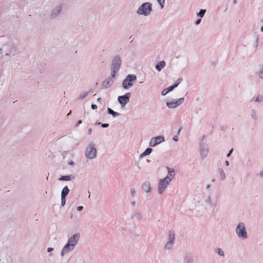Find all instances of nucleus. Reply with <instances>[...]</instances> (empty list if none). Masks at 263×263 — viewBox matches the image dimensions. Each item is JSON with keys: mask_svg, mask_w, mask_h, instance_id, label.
<instances>
[{"mask_svg": "<svg viewBox=\"0 0 263 263\" xmlns=\"http://www.w3.org/2000/svg\"><path fill=\"white\" fill-rule=\"evenodd\" d=\"M131 204L132 206H136V202L135 201H132L131 202Z\"/></svg>", "mask_w": 263, "mask_h": 263, "instance_id": "nucleus-49", "label": "nucleus"}, {"mask_svg": "<svg viewBox=\"0 0 263 263\" xmlns=\"http://www.w3.org/2000/svg\"><path fill=\"white\" fill-rule=\"evenodd\" d=\"M152 10V4L149 2H145L138 7L136 13L139 15L147 16L151 14Z\"/></svg>", "mask_w": 263, "mask_h": 263, "instance_id": "nucleus-4", "label": "nucleus"}, {"mask_svg": "<svg viewBox=\"0 0 263 263\" xmlns=\"http://www.w3.org/2000/svg\"><path fill=\"white\" fill-rule=\"evenodd\" d=\"M54 250V249L52 248H48L47 252L49 253H51Z\"/></svg>", "mask_w": 263, "mask_h": 263, "instance_id": "nucleus-41", "label": "nucleus"}, {"mask_svg": "<svg viewBox=\"0 0 263 263\" xmlns=\"http://www.w3.org/2000/svg\"><path fill=\"white\" fill-rule=\"evenodd\" d=\"M167 93H168V92L167 91V89L165 88L162 90V91L161 92V95L164 96H165Z\"/></svg>", "mask_w": 263, "mask_h": 263, "instance_id": "nucleus-38", "label": "nucleus"}, {"mask_svg": "<svg viewBox=\"0 0 263 263\" xmlns=\"http://www.w3.org/2000/svg\"><path fill=\"white\" fill-rule=\"evenodd\" d=\"M152 152V149L151 148H146L144 152H143L142 154H141L139 156L140 158H142L147 155H149Z\"/></svg>", "mask_w": 263, "mask_h": 263, "instance_id": "nucleus-20", "label": "nucleus"}, {"mask_svg": "<svg viewBox=\"0 0 263 263\" xmlns=\"http://www.w3.org/2000/svg\"><path fill=\"white\" fill-rule=\"evenodd\" d=\"M52 255L51 254L49 255L50 256H52Z\"/></svg>", "mask_w": 263, "mask_h": 263, "instance_id": "nucleus-61", "label": "nucleus"}, {"mask_svg": "<svg viewBox=\"0 0 263 263\" xmlns=\"http://www.w3.org/2000/svg\"><path fill=\"white\" fill-rule=\"evenodd\" d=\"M111 75H110V77H109V78H110L111 79L114 80V78L115 77L116 74L118 72V70H115V69H111Z\"/></svg>", "mask_w": 263, "mask_h": 263, "instance_id": "nucleus-29", "label": "nucleus"}, {"mask_svg": "<svg viewBox=\"0 0 263 263\" xmlns=\"http://www.w3.org/2000/svg\"><path fill=\"white\" fill-rule=\"evenodd\" d=\"M235 232L237 237L241 239H246L248 233L246 225L243 222H239L236 227Z\"/></svg>", "mask_w": 263, "mask_h": 263, "instance_id": "nucleus-7", "label": "nucleus"}, {"mask_svg": "<svg viewBox=\"0 0 263 263\" xmlns=\"http://www.w3.org/2000/svg\"><path fill=\"white\" fill-rule=\"evenodd\" d=\"M130 194L132 196H135L136 194V191L134 189H132L130 191Z\"/></svg>", "mask_w": 263, "mask_h": 263, "instance_id": "nucleus-34", "label": "nucleus"}, {"mask_svg": "<svg viewBox=\"0 0 263 263\" xmlns=\"http://www.w3.org/2000/svg\"><path fill=\"white\" fill-rule=\"evenodd\" d=\"M97 102L100 104H102V99L101 98H99L97 99Z\"/></svg>", "mask_w": 263, "mask_h": 263, "instance_id": "nucleus-48", "label": "nucleus"}, {"mask_svg": "<svg viewBox=\"0 0 263 263\" xmlns=\"http://www.w3.org/2000/svg\"><path fill=\"white\" fill-rule=\"evenodd\" d=\"M164 141V138L162 136L153 137L151 139L149 145L151 147H155Z\"/></svg>", "mask_w": 263, "mask_h": 263, "instance_id": "nucleus-14", "label": "nucleus"}, {"mask_svg": "<svg viewBox=\"0 0 263 263\" xmlns=\"http://www.w3.org/2000/svg\"><path fill=\"white\" fill-rule=\"evenodd\" d=\"M66 204V197L61 196V205L64 206Z\"/></svg>", "mask_w": 263, "mask_h": 263, "instance_id": "nucleus-32", "label": "nucleus"}, {"mask_svg": "<svg viewBox=\"0 0 263 263\" xmlns=\"http://www.w3.org/2000/svg\"><path fill=\"white\" fill-rule=\"evenodd\" d=\"M165 66V62L164 61L159 62L155 66L156 69L158 71H160Z\"/></svg>", "mask_w": 263, "mask_h": 263, "instance_id": "nucleus-19", "label": "nucleus"}, {"mask_svg": "<svg viewBox=\"0 0 263 263\" xmlns=\"http://www.w3.org/2000/svg\"><path fill=\"white\" fill-rule=\"evenodd\" d=\"M205 12H206L205 9H201L200 10V11L198 13H197L196 15L197 16L199 17L200 18H202L204 16Z\"/></svg>", "mask_w": 263, "mask_h": 263, "instance_id": "nucleus-26", "label": "nucleus"}, {"mask_svg": "<svg viewBox=\"0 0 263 263\" xmlns=\"http://www.w3.org/2000/svg\"><path fill=\"white\" fill-rule=\"evenodd\" d=\"M84 156L89 160H92L97 158V149L93 142H91L88 144L85 149Z\"/></svg>", "mask_w": 263, "mask_h": 263, "instance_id": "nucleus-3", "label": "nucleus"}, {"mask_svg": "<svg viewBox=\"0 0 263 263\" xmlns=\"http://www.w3.org/2000/svg\"><path fill=\"white\" fill-rule=\"evenodd\" d=\"M79 239L80 234L78 233L74 234L72 236L70 237L60 252L61 256L63 257L65 255L73 251L77 245Z\"/></svg>", "mask_w": 263, "mask_h": 263, "instance_id": "nucleus-1", "label": "nucleus"}, {"mask_svg": "<svg viewBox=\"0 0 263 263\" xmlns=\"http://www.w3.org/2000/svg\"><path fill=\"white\" fill-rule=\"evenodd\" d=\"M218 173L221 180H224L226 178V175L224 171L222 168L218 169Z\"/></svg>", "mask_w": 263, "mask_h": 263, "instance_id": "nucleus-22", "label": "nucleus"}, {"mask_svg": "<svg viewBox=\"0 0 263 263\" xmlns=\"http://www.w3.org/2000/svg\"><path fill=\"white\" fill-rule=\"evenodd\" d=\"M137 80V76L135 74H128L123 80L122 83V87L124 89H128L132 88Z\"/></svg>", "mask_w": 263, "mask_h": 263, "instance_id": "nucleus-5", "label": "nucleus"}, {"mask_svg": "<svg viewBox=\"0 0 263 263\" xmlns=\"http://www.w3.org/2000/svg\"><path fill=\"white\" fill-rule=\"evenodd\" d=\"M98 124L100 125L101 124L102 127H104V128H106V127H108L109 126V124H107V123H103V124H101L100 122H98L97 123Z\"/></svg>", "mask_w": 263, "mask_h": 263, "instance_id": "nucleus-35", "label": "nucleus"}, {"mask_svg": "<svg viewBox=\"0 0 263 263\" xmlns=\"http://www.w3.org/2000/svg\"><path fill=\"white\" fill-rule=\"evenodd\" d=\"M46 179L48 180V177H46Z\"/></svg>", "mask_w": 263, "mask_h": 263, "instance_id": "nucleus-60", "label": "nucleus"}, {"mask_svg": "<svg viewBox=\"0 0 263 263\" xmlns=\"http://www.w3.org/2000/svg\"><path fill=\"white\" fill-rule=\"evenodd\" d=\"M130 218L133 222L139 224L143 220L144 216L142 211L138 209L132 214Z\"/></svg>", "mask_w": 263, "mask_h": 263, "instance_id": "nucleus-9", "label": "nucleus"}, {"mask_svg": "<svg viewBox=\"0 0 263 263\" xmlns=\"http://www.w3.org/2000/svg\"><path fill=\"white\" fill-rule=\"evenodd\" d=\"M251 116L255 118L256 117V111L252 110L251 113Z\"/></svg>", "mask_w": 263, "mask_h": 263, "instance_id": "nucleus-39", "label": "nucleus"}, {"mask_svg": "<svg viewBox=\"0 0 263 263\" xmlns=\"http://www.w3.org/2000/svg\"><path fill=\"white\" fill-rule=\"evenodd\" d=\"M142 190L146 193L151 194V186L149 181L144 182L142 185Z\"/></svg>", "mask_w": 263, "mask_h": 263, "instance_id": "nucleus-17", "label": "nucleus"}, {"mask_svg": "<svg viewBox=\"0 0 263 263\" xmlns=\"http://www.w3.org/2000/svg\"><path fill=\"white\" fill-rule=\"evenodd\" d=\"M166 170H167L168 174L166 177H168L171 181L172 179L175 176V170L173 168L168 167H166Z\"/></svg>", "mask_w": 263, "mask_h": 263, "instance_id": "nucleus-18", "label": "nucleus"}, {"mask_svg": "<svg viewBox=\"0 0 263 263\" xmlns=\"http://www.w3.org/2000/svg\"><path fill=\"white\" fill-rule=\"evenodd\" d=\"M82 120H80L78 122V125L81 124L82 123Z\"/></svg>", "mask_w": 263, "mask_h": 263, "instance_id": "nucleus-52", "label": "nucleus"}, {"mask_svg": "<svg viewBox=\"0 0 263 263\" xmlns=\"http://www.w3.org/2000/svg\"><path fill=\"white\" fill-rule=\"evenodd\" d=\"M62 10V6L58 5L51 12L50 14V18L54 19L58 17L61 13Z\"/></svg>", "mask_w": 263, "mask_h": 263, "instance_id": "nucleus-12", "label": "nucleus"}, {"mask_svg": "<svg viewBox=\"0 0 263 263\" xmlns=\"http://www.w3.org/2000/svg\"><path fill=\"white\" fill-rule=\"evenodd\" d=\"M71 114V111L67 114V116H69Z\"/></svg>", "mask_w": 263, "mask_h": 263, "instance_id": "nucleus-59", "label": "nucleus"}, {"mask_svg": "<svg viewBox=\"0 0 263 263\" xmlns=\"http://www.w3.org/2000/svg\"><path fill=\"white\" fill-rule=\"evenodd\" d=\"M91 107L92 109H96L98 108L97 106L95 104H92Z\"/></svg>", "mask_w": 263, "mask_h": 263, "instance_id": "nucleus-44", "label": "nucleus"}, {"mask_svg": "<svg viewBox=\"0 0 263 263\" xmlns=\"http://www.w3.org/2000/svg\"><path fill=\"white\" fill-rule=\"evenodd\" d=\"M210 185H208L207 186H206V189H208L209 188H210Z\"/></svg>", "mask_w": 263, "mask_h": 263, "instance_id": "nucleus-56", "label": "nucleus"}, {"mask_svg": "<svg viewBox=\"0 0 263 263\" xmlns=\"http://www.w3.org/2000/svg\"><path fill=\"white\" fill-rule=\"evenodd\" d=\"M209 148L205 144H201L200 146V156L202 159H204L208 155Z\"/></svg>", "mask_w": 263, "mask_h": 263, "instance_id": "nucleus-15", "label": "nucleus"}, {"mask_svg": "<svg viewBox=\"0 0 263 263\" xmlns=\"http://www.w3.org/2000/svg\"><path fill=\"white\" fill-rule=\"evenodd\" d=\"M121 65V58L119 55L115 56L112 61L111 69L119 70V69L120 68Z\"/></svg>", "mask_w": 263, "mask_h": 263, "instance_id": "nucleus-13", "label": "nucleus"}, {"mask_svg": "<svg viewBox=\"0 0 263 263\" xmlns=\"http://www.w3.org/2000/svg\"><path fill=\"white\" fill-rule=\"evenodd\" d=\"M184 263H192V259L190 257H186L184 258Z\"/></svg>", "mask_w": 263, "mask_h": 263, "instance_id": "nucleus-31", "label": "nucleus"}, {"mask_svg": "<svg viewBox=\"0 0 263 263\" xmlns=\"http://www.w3.org/2000/svg\"><path fill=\"white\" fill-rule=\"evenodd\" d=\"M173 140H175V141H177V138H174Z\"/></svg>", "mask_w": 263, "mask_h": 263, "instance_id": "nucleus-57", "label": "nucleus"}, {"mask_svg": "<svg viewBox=\"0 0 263 263\" xmlns=\"http://www.w3.org/2000/svg\"><path fill=\"white\" fill-rule=\"evenodd\" d=\"M114 83V80L110 78H107L104 80L102 83V86L103 88H107L111 86Z\"/></svg>", "mask_w": 263, "mask_h": 263, "instance_id": "nucleus-16", "label": "nucleus"}, {"mask_svg": "<svg viewBox=\"0 0 263 263\" xmlns=\"http://www.w3.org/2000/svg\"><path fill=\"white\" fill-rule=\"evenodd\" d=\"M215 252L221 257H223L224 256V252H223V250L221 248L215 249Z\"/></svg>", "mask_w": 263, "mask_h": 263, "instance_id": "nucleus-25", "label": "nucleus"}, {"mask_svg": "<svg viewBox=\"0 0 263 263\" xmlns=\"http://www.w3.org/2000/svg\"><path fill=\"white\" fill-rule=\"evenodd\" d=\"M260 21H261V23H263V17L260 20Z\"/></svg>", "mask_w": 263, "mask_h": 263, "instance_id": "nucleus-58", "label": "nucleus"}, {"mask_svg": "<svg viewBox=\"0 0 263 263\" xmlns=\"http://www.w3.org/2000/svg\"><path fill=\"white\" fill-rule=\"evenodd\" d=\"M131 97V93L126 92L124 95L118 97V101L122 107H124L129 102Z\"/></svg>", "mask_w": 263, "mask_h": 263, "instance_id": "nucleus-11", "label": "nucleus"}, {"mask_svg": "<svg viewBox=\"0 0 263 263\" xmlns=\"http://www.w3.org/2000/svg\"><path fill=\"white\" fill-rule=\"evenodd\" d=\"M177 81H178V83H177L176 84H174L173 85L170 86H169V87H168L167 88H166L167 89V91L168 92L171 91H172L175 88L177 87L178 86V84L182 81V79H178Z\"/></svg>", "mask_w": 263, "mask_h": 263, "instance_id": "nucleus-21", "label": "nucleus"}, {"mask_svg": "<svg viewBox=\"0 0 263 263\" xmlns=\"http://www.w3.org/2000/svg\"><path fill=\"white\" fill-rule=\"evenodd\" d=\"M0 263H9L8 259H0Z\"/></svg>", "mask_w": 263, "mask_h": 263, "instance_id": "nucleus-36", "label": "nucleus"}, {"mask_svg": "<svg viewBox=\"0 0 263 263\" xmlns=\"http://www.w3.org/2000/svg\"><path fill=\"white\" fill-rule=\"evenodd\" d=\"M69 192V190L67 186H65L61 192V196L66 197Z\"/></svg>", "mask_w": 263, "mask_h": 263, "instance_id": "nucleus-23", "label": "nucleus"}, {"mask_svg": "<svg viewBox=\"0 0 263 263\" xmlns=\"http://www.w3.org/2000/svg\"><path fill=\"white\" fill-rule=\"evenodd\" d=\"M175 234L174 231H168L167 235V241L164 245L163 248L165 251L172 250L175 243Z\"/></svg>", "mask_w": 263, "mask_h": 263, "instance_id": "nucleus-6", "label": "nucleus"}, {"mask_svg": "<svg viewBox=\"0 0 263 263\" xmlns=\"http://www.w3.org/2000/svg\"><path fill=\"white\" fill-rule=\"evenodd\" d=\"M88 95V92L87 91H84L80 94L78 97V99L79 100H83L85 99L87 96Z\"/></svg>", "mask_w": 263, "mask_h": 263, "instance_id": "nucleus-27", "label": "nucleus"}, {"mask_svg": "<svg viewBox=\"0 0 263 263\" xmlns=\"http://www.w3.org/2000/svg\"><path fill=\"white\" fill-rule=\"evenodd\" d=\"M258 76L260 78H263V67H262L259 72H258Z\"/></svg>", "mask_w": 263, "mask_h": 263, "instance_id": "nucleus-33", "label": "nucleus"}, {"mask_svg": "<svg viewBox=\"0 0 263 263\" xmlns=\"http://www.w3.org/2000/svg\"><path fill=\"white\" fill-rule=\"evenodd\" d=\"M68 165H71V166H73L75 164L74 162H73L72 161H69L68 163Z\"/></svg>", "mask_w": 263, "mask_h": 263, "instance_id": "nucleus-45", "label": "nucleus"}, {"mask_svg": "<svg viewBox=\"0 0 263 263\" xmlns=\"http://www.w3.org/2000/svg\"><path fill=\"white\" fill-rule=\"evenodd\" d=\"M233 151V148L231 149L230 150V151H229V153L227 154V156L228 157H230V156L231 155V154L232 153Z\"/></svg>", "mask_w": 263, "mask_h": 263, "instance_id": "nucleus-42", "label": "nucleus"}, {"mask_svg": "<svg viewBox=\"0 0 263 263\" xmlns=\"http://www.w3.org/2000/svg\"><path fill=\"white\" fill-rule=\"evenodd\" d=\"M258 176L260 177H263V171H261L259 173Z\"/></svg>", "mask_w": 263, "mask_h": 263, "instance_id": "nucleus-46", "label": "nucleus"}, {"mask_svg": "<svg viewBox=\"0 0 263 263\" xmlns=\"http://www.w3.org/2000/svg\"><path fill=\"white\" fill-rule=\"evenodd\" d=\"M260 31L261 32H263V25L260 28Z\"/></svg>", "mask_w": 263, "mask_h": 263, "instance_id": "nucleus-54", "label": "nucleus"}, {"mask_svg": "<svg viewBox=\"0 0 263 263\" xmlns=\"http://www.w3.org/2000/svg\"><path fill=\"white\" fill-rule=\"evenodd\" d=\"M108 114L111 115L114 117L119 116L120 114L117 112L114 111L112 109L110 108H107Z\"/></svg>", "mask_w": 263, "mask_h": 263, "instance_id": "nucleus-24", "label": "nucleus"}, {"mask_svg": "<svg viewBox=\"0 0 263 263\" xmlns=\"http://www.w3.org/2000/svg\"><path fill=\"white\" fill-rule=\"evenodd\" d=\"M5 55H6V56H7V57H10V54L9 53H6L5 54Z\"/></svg>", "mask_w": 263, "mask_h": 263, "instance_id": "nucleus-53", "label": "nucleus"}, {"mask_svg": "<svg viewBox=\"0 0 263 263\" xmlns=\"http://www.w3.org/2000/svg\"><path fill=\"white\" fill-rule=\"evenodd\" d=\"M3 53V49L2 48H0V55Z\"/></svg>", "mask_w": 263, "mask_h": 263, "instance_id": "nucleus-50", "label": "nucleus"}, {"mask_svg": "<svg viewBox=\"0 0 263 263\" xmlns=\"http://www.w3.org/2000/svg\"><path fill=\"white\" fill-rule=\"evenodd\" d=\"M83 206H79L77 208V210L79 211H81L83 210Z\"/></svg>", "mask_w": 263, "mask_h": 263, "instance_id": "nucleus-43", "label": "nucleus"}, {"mask_svg": "<svg viewBox=\"0 0 263 263\" xmlns=\"http://www.w3.org/2000/svg\"><path fill=\"white\" fill-rule=\"evenodd\" d=\"M203 204L209 211L214 213L219 210L218 202L211 194H208L204 197Z\"/></svg>", "mask_w": 263, "mask_h": 263, "instance_id": "nucleus-2", "label": "nucleus"}, {"mask_svg": "<svg viewBox=\"0 0 263 263\" xmlns=\"http://www.w3.org/2000/svg\"><path fill=\"white\" fill-rule=\"evenodd\" d=\"M184 101V98H181L177 100L172 99L166 102V106L170 109H174L182 104Z\"/></svg>", "mask_w": 263, "mask_h": 263, "instance_id": "nucleus-10", "label": "nucleus"}, {"mask_svg": "<svg viewBox=\"0 0 263 263\" xmlns=\"http://www.w3.org/2000/svg\"><path fill=\"white\" fill-rule=\"evenodd\" d=\"M262 99V97H257L256 98L255 101L256 102H260L261 101Z\"/></svg>", "mask_w": 263, "mask_h": 263, "instance_id": "nucleus-37", "label": "nucleus"}, {"mask_svg": "<svg viewBox=\"0 0 263 263\" xmlns=\"http://www.w3.org/2000/svg\"><path fill=\"white\" fill-rule=\"evenodd\" d=\"M233 2L234 4H236L237 3V0H233Z\"/></svg>", "mask_w": 263, "mask_h": 263, "instance_id": "nucleus-55", "label": "nucleus"}, {"mask_svg": "<svg viewBox=\"0 0 263 263\" xmlns=\"http://www.w3.org/2000/svg\"><path fill=\"white\" fill-rule=\"evenodd\" d=\"M225 164L227 166H228L229 165V162L228 161H225Z\"/></svg>", "mask_w": 263, "mask_h": 263, "instance_id": "nucleus-51", "label": "nucleus"}, {"mask_svg": "<svg viewBox=\"0 0 263 263\" xmlns=\"http://www.w3.org/2000/svg\"><path fill=\"white\" fill-rule=\"evenodd\" d=\"M201 18H199V19H198V20H196V22H195V24H196V25H199V24H200L201 21Z\"/></svg>", "mask_w": 263, "mask_h": 263, "instance_id": "nucleus-40", "label": "nucleus"}, {"mask_svg": "<svg viewBox=\"0 0 263 263\" xmlns=\"http://www.w3.org/2000/svg\"><path fill=\"white\" fill-rule=\"evenodd\" d=\"M91 133H92V128H89L88 129V134L89 135H90L91 134Z\"/></svg>", "mask_w": 263, "mask_h": 263, "instance_id": "nucleus-47", "label": "nucleus"}, {"mask_svg": "<svg viewBox=\"0 0 263 263\" xmlns=\"http://www.w3.org/2000/svg\"><path fill=\"white\" fill-rule=\"evenodd\" d=\"M157 1L159 4V6H160L161 8H163L164 7L165 0H157Z\"/></svg>", "mask_w": 263, "mask_h": 263, "instance_id": "nucleus-30", "label": "nucleus"}, {"mask_svg": "<svg viewBox=\"0 0 263 263\" xmlns=\"http://www.w3.org/2000/svg\"><path fill=\"white\" fill-rule=\"evenodd\" d=\"M70 176H63L59 178V180L60 181H69L71 180Z\"/></svg>", "mask_w": 263, "mask_h": 263, "instance_id": "nucleus-28", "label": "nucleus"}, {"mask_svg": "<svg viewBox=\"0 0 263 263\" xmlns=\"http://www.w3.org/2000/svg\"><path fill=\"white\" fill-rule=\"evenodd\" d=\"M170 183L171 179L168 177H165L164 178L159 179L157 187L158 193L159 195L162 194Z\"/></svg>", "mask_w": 263, "mask_h": 263, "instance_id": "nucleus-8", "label": "nucleus"}]
</instances>
